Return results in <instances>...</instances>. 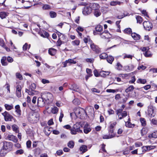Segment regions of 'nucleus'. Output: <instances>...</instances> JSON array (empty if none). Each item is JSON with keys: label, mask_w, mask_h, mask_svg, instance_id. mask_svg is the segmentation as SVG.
<instances>
[{"label": "nucleus", "mask_w": 157, "mask_h": 157, "mask_svg": "<svg viewBox=\"0 0 157 157\" xmlns=\"http://www.w3.org/2000/svg\"><path fill=\"white\" fill-rule=\"evenodd\" d=\"M72 44L73 45H78L80 43V41L79 40H76L71 42Z\"/></svg>", "instance_id": "obj_46"}, {"label": "nucleus", "mask_w": 157, "mask_h": 157, "mask_svg": "<svg viewBox=\"0 0 157 157\" xmlns=\"http://www.w3.org/2000/svg\"><path fill=\"white\" fill-rule=\"evenodd\" d=\"M91 7L92 10H94V12L99 9L100 8L99 5L97 3H91Z\"/></svg>", "instance_id": "obj_15"}, {"label": "nucleus", "mask_w": 157, "mask_h": 157, "mask_svg": "<svg viewBox=\"0 0 157 157\" xmlns=\"http://www.w3.org/2000/svg\"><path fill=\"white\" fill-rule=\"evenodd\" d=\"M36 87V85L35 84L33 83L31 84V85L30 86V88L32 90H34Z\"/></svg>", "instance_id": "obj_54"}, {"label": "nucleus", "mask_w": 157, "mask_h": 157, "mask_svg": "<svg viewBox=\"0 0 157 157\" xmlns=\"http://www.w3.org/2000/svg\"><path fill=\"white\" fill-rule=\"evenodd\" d=\"M121 3V2L118 1H111L110 2V5L111 6H115L117 5H120Z\"/></svg>", "instance_id": "obj_29"}, {"label": "nucleus", "mask_w": 157, "mask_h": 157, "mask_svg": "<svg viewBox=\"0 0 157 157\" xmlns=\"http://www.w3.org/2000/svg\"><path fill=\"white\" fill-rule=\"evenodd\" d=\"M75 145L74 142L73 141H70L67 144V146L70 148H73Z\"/></svg>", "instance_id": "obj_40"}, {"label": "nucleus", "mask_w": 157, "mask_h": 157, "mask_svg": "<svg viewBox=\"0 0 157 157\" xmlns=\"http://www.w3.org/2000/svg\"><path fill=\"white\" fill-rule=\"evenodd\" d=\"M16 75L17 78H18L19 80H21L23 79L22 76L19 73H17Z\"/></svg>", "instance_id": "obj_53"}, {"label": "nucleus", "mask_w": 157, "mask_h": 157, "mask_svg": "<svg viewBox=\"0 0 157 157\" xmlns=\"http://www.w3.org/2000/svg\"><path fill=\"white\" fill-rule=\"evenodd\" d=\"M6 139L16 143L18 141V140L17 137L11 134L8 135Z\"/></svg>", "instance_id": "obj_13"}, {"label": "nucleus", "mask_w": 157, "mask_h": 157, "mask_svg": "<svg viewBox=\"0 0 157 157\" xmlns=\"http://www.w3.org/2000/svg\"><path fill=\"white\" fill-rule=\"evenodd\" d=\"M92 10L90 3L85 6L82 10V13L85 15H87L91 13Z\"/></svg>", "instance_id": "obj_2"}, {"label": "nucleus", "mask_w": 157, "mask_h": 157, "mask_svg": "<svg viewBox=\"0 0 157 157\" xmlns=\"http://www.w3.org/2000/svg\"><path fill=\"white\" fill-rule=\"evenodd\" d=\"M15 109H16L15 112L17 113V114L20 116L21 115V110L20 109V106L19 105H17L15 106Z\"/></svg>", "instance_id": "obj_30"}, {"label": "nucleus", "mask_w": 157, "mask_h": 157, "mask_svg": "<svg viewBox=\"0 0 157 157\" xmlns=\"http://www.w3.org/2000/svg\"><path fill=\"white\" fill-rule=\"evenodd\" d=\"M115 136V135L109 134V135H103L102 138L103 139H109L112 138Z\"/></svg>", "instance_id": "obj_28"}, {"label": "nucleus", "mask_w": 157, "mask_h": 157, "mask_svg": "<svg viewBox=\"0 0 157 157\" xmlns=\"http://www.w3.org/2000/svg\"><path fill=\"white\" fill-rule=\"evenodd\" d=\"M147 81L146 79H141V78H139L137 80V82L138 83H140L144 84H145Z\"/></svg>", "instance_id": "obj_35"}, {"label": "nucleus", "mask_w": 157, "mask_h": 157, "mask_svg": "<svg viewBox=\"0 0 157 157\" xmlns=\"http://www.w3.org/2000/svg\"><path fill=\"white\" fill-rule=\"evenodd\" d=\"M75 113L77 117L81 118V117H82V115L85 114V111L83 109L78 108L75 111Z\"/></svg>", "instance_id": "obj_4"}, {"label": "nucleus", "mask_w": 157, "mask_h": 157, "mask_svg": "<svg viewBox=\"0 0 157 157\" xmlns=\"http://www.w3.org/2000/svg\"><path fill=\"white\" fill-rule=\"evenodd\" d=\"M86 61L88 63H93L94 62V59L93 58H87L86 59Z\"/></svg>", "instance_id": "obj_58"}, {"label": "nucleus", "mask_w": 157, "mask_h": 157, "mask_svg": "<svg viewBox=\"0 0 157 157\" xmlns=\"http://www.w3.org/2000/svg\"><path fill=\"white\" fill-rule=\"evenodd\" d=\"M76 62L73 59H69L68 60H66L64 62H63L62 63L63 65V67H66L67 65H70L71 64H75Z\"/></svg>", "instance_id": "obj_8"}, {"label": "nucleus", "mask_w": 157, "mask_h": 157, "mask_svg": "<svg viewBox=\"0 0 157 157\" xmlns=\"http://www.w3.org/2000/svg\"><path fill=\"white\" fill-rule=\"evenodd\" d=\"M116 124V122H114L110 124L109 128H113L115 126Z\"/></svg>", "instance_id": "obj_63"}, {"label": "nucleus", "mask_w": 157, "mask_h": 157, "mask_svg": "<svg viewBox=\"0 0 157 157\" xmlns=\"http://www.w3.org/2000/svg\"><path fill=\"white\" fill-rule=\"evenodd\" d=\"M91 131V129L88 124H86L84 127V132L85 134H87Z\"/></svg>", "instance_id": "obj_16"}, {"label": "nucleus", "mask_w": 157, "mask_h": 157, "mask_svg": "<svg viewBox=\"0 0 157 157\" xmlns=\"http://www.w3.org/2000/svg\"><path fill=\"white\" fill-rule=\"evenodd\" d=\"M114 58L112 56H108L107 60L109 63L111 64L114 60Z\"/></svg>", "instance_id": "obj_36"}, {"label": "nucleus", "mask_w": 157, "mask_h": 157, "mask_svg": "<svg viewBox=\"0 0 157 157\" xmlns=\"http://www.w3.org/2000/svg\"><path fill=\"white\" fill-rule=\"evenodd\" d=\"M148 131V129L146 127L143 128L141 130V134L142 136H143L144 135L146 134Z\"/></svg>", "instance_id": "obj_33"}, {"label": "nucleus", "mask_w": 157, "mask_h": 157, "mask_svg": "<svg viewBox=\"0 0 157 157\" xmlns=\"http://www.w3.org/2000/svg\"><path fill=\"white\" fill-rule=\"evenodd\" d=\"M135 146L136 147H140L143 145V144L142 142H137L135 143Z\"/></svg>", "instance_id": "obj_57"}, {"label": "nucleus", "mask_w": 157, "mask_h": 157, "mask_svg": "<svg viewBox=\"0 0 157 157\" xmlns=\"http://www.w3.org/2000/svg\"><path fill=\"white\" fill-rule=\"evenodd\" d=\"M131 36L132 38L135 40H139L140 38V36L135 33H132Z\"/></svg>", "instance_id": "obj_20"}, {"label": "nucleus", "mask_w": 157, "mask_h": 157, "mask_svg": "<svg viewBox=\"0 0 157 157\" xmlns=\"http://www.w3.org/2000/svg\"><path fill=\"white\" fill-rule=\"evenodd\" d=\"M56 52V50L53 48H50L48 50V53L52 56L54 55Z\"/></svg>", "instance_id": "obj_26"}, {"label": "nucleus", "mask_w": 157, "mask_h": 157, "mask_svg": "<svg viewBox=\"0 0 157 157\" xmlns=\"http://www.w3.org/2000/svg\"><path fill=\"white\" fill-rule=\"evenodd\" d=\"M140 122L142 126H145L146 124V122L145 119L144 118H141L140 119Z\"/></svg>", "instance_id": "obj_47"}, {"label": "nucleus", "mask_w": 157, "mask_h": 157, "mask_svg": "<svg viewBox=\"0 0 157 157\" xmlns=\"http://www.w3.org/2000/svg\"><path fill=\"white\" fill-rule=\"evenodd\" d=\"M8 152L7 151L5 150L2 148L0 151V154L1 156H3L5 155Z\"/></svg>", "instance_id": "obj_48"}, {"label": "nucleus", "mask_w": 157, "mask_h": 157, "mask_svg": "<svg viewBox=\"0 0 157 157\" xmlns=\"http://www.w3.org/2000/svg\"><path fill=\"white\" fill-rule=\"evenodd\" d=\"M73 103L75 105H78L80 103V101L78 99H75L73 101Z\"/></svg>", "instance_id": "obj_51"}, {"label": "nucleus", "mask_w": 157, "mask_h": 157, "mask_svg": "<svg viewBox=\"0 0 157 157\" xmlns=\"http://www.w3.org/2000/svg\"><path fill=\"white\" fill-rule=\"evenodd\" d=\"M2 115L4 117V119L6 121H11L13 117L10 115L8 112L5 111L2 113Z\"/></svg>", "instance_id": "obj_10"}, {"label": "nucleus", "mask_w": 157, "mask_h": 157, "mask_svg": "<svg viewBox=\"0 0 157 157\" xmlns=\"http://www.w3.org/2000/svg\"><path fill=\"white\" fill-rule=\"evenodd\" d=\"M135 81V76H133L132 77L131 79L129 81V83L130 84L133 83H134Z\"/></svg>", "instance_id": "obj_60"}, {"label": "nucleus", "mask_w": 157, "mask_h": 157, "mask_svg": "<svg viewBox=\"0 0 157 157\" xmlns=\"http://www.w3.org/2000/svg\"><path fill=\"white\" fill-rule=\"evenodd\" d=\"M77 32H79V31L82 32L84 30V29L83 27L79 26L76 29Z\"/></svg>", "instance_id": "obj_56"}, {"label": "nucleus", "mask_w": 157, "mask_h": 157, "mask_svg": "<svg viewBox=\"0 0 157 157\" xmlns=\"http://www.w3.org/2000/svg\"><path fill=\"white\" fill-rule=\"evenodd\" d=\"M0 45L4 47L7 51L9 52L10 51V48L5 46L4 42L2 39H0Z\"/></svg>", "instance_id": "obj_23"}, {"label": "nucleus", "mask_w": 157, "mask_h": 157, "mask_svg": "<svg viewBox=\"0 0 157 157\" xmlns=\"http://www.w3.org/2000/svg\"><path fill=\"white\" fill-rule=\"evenodd\" d=\"M117 90H113V89H107L106 90V92L108 93H114Z\"/></svg>", "instance_id": "obj_64"}, {"label": "nucleus", "mask_w": 157, "mask_h": 157, "mask_svg": "<svg viewBox=\"0 0 157 157\" xmlns=\"http://www.w3.org/2000/svg\"><path fill=\"white\" fill-rule=\"evenodd\" d=\"M110 72L108 71H102L100 72V76L101 77H105L108 76L110 74Z\"/></svg>", "instance_id": "obj_19"}, {"label": "nucleus", "mask_w": 157, "mask_h": 157, "mask_svg": "<svg viewBox=\"0 0 157 157\" xmlns=\"http://www.w3.org/2000/svg\"><path fill=\"white\" fill-rule=\"evenodd\" d=\"M47 99L50 102H52L53 99V96L52 94L48 93L46 95Z\"/></svg>", "instance_id": "obj_22"}, {"label": "nucleus", "mask_w": 157, "mask_h": 157, "mask_svg": "<svg viewBox=\"0 0 157 157\" xmlns=\"http://www.w3.org/2000/svg\"><path fill=\"white\" fill-rule=\"evenodd\" d=\"M42 8L44 10H49L51 9V6L48 4L43 5Z\"/></svg>", "instance_id": "obj_43"}, {"label": "nucleus", "mask_w": 157, "mask_h": 157, "mask_svg": "<svg viewBox=\"0 0 157 157\" xmlns=\"http://www.w3.org/2000/svg\"><path fill=\"white\" fill-rule=\"evenodd\" d=\"M3 145L2 148L8 152L11 150L13 146L11 143L4 141L3 142Z\"/></svg>", "instance_id": "obj_3"}, {"label": "nucleus", "mask_w": 157, "mask_h": 157, "mask_svg": "<svg viewBox=\"0 0 157 157\" xmlns=\"http://www.w3.org/2000/svg\"><path fill=\"white\" fill-rule=\"evenodd\" d=\"M4 106L6 109L8 111L11 110L13 108L12 105H10L8 104H5Z\"/></svg>", "instance_id": "obj_31"}, {"label": "nucleus", "mask_w": 157, "mask_h": 157, "mask_svg": "<svg viewBox=\"0 0 157 157\" xmlns=\"http://www.w3.org/2000/svg\"><path fill=\"white\" fill-rule=\"evenodd\" d=\"M147 114L149 117H153L155 116V113H154V109L153 106L150 105L148 106Z\"/></svg>", "instance_id": "obj_5"}, {"label": "nucleus", "mask_w": 157, "mask_h": 157, "mask_svg": "<svg viewBox=\"0 0 157 157\" xmlns=\"http://www.w3.org/2000/svg\"><path fill=\"white\" fill-rule=\"evenodd\" d=\"M94 73L95 76L96 77H98L100 76V73H99L97 70L95 69L94 71Z\"/></svg>", "instance_id": "obj_62"}, {"label": "nucleus", "mask_w": 157, "mask_h": 157, "mask_svg": "<svg viewBox=\"0 0 157 157\" xmlns=\"http://www.w3.org/2000/svg\"><path fill=\"white\" fill-rule=\"evenodd\" d=\"M12 128L13 131L16 133H18L19 130L18 127L16 124L12 125Z\"/></svg>", "instance_id": "obj_39"}, {"label": "nucleus", "mask_w": 157, "mask_h": 157, "mask_svg": "<svg viewBox=\"0 0 157 157\" xmlns=\"http://www.w3.org/2000/svg\"><path fill=\"white\" fill-rule=\"evenodd\" d=\"M116 66V68L117 70H122V66L120 63L118 62L117 63Z\"/></svg>", "instance_id": "obj_50"}, {"label": "nucleus", "mask_w": 157, "mask_h": 157, "mask_svg": "<svg viewBox=\"0 0 157 157\" xmlns=\"http://www.w3.org/2000/svg\"><path fill=\"white\" fill-rule=\"evenodd\" d=\"M90 47L92 50L96 53H98L100 52V49L98 47L93 43H90Z\"/></svg>", "instance_id": "obj_9"}, {"label": "nucleus", "mask_w": 157, "mask_h": 157, "mask_svg": "<svg viewBox=\"0 0 157 157\" xmlns=\"http://www.w3.org/2000/svg\"><path fill=\"white\" fill-rule=\"evenodd\" d=\"M132 56H133L132 55L125 54L124 55L123 58L124 59H125L126 58H128L132 59Z\"/></svg>", "instance_id": "obj_59"}, {"label": "nucleus", "mask_w": 157, "mask_h": 157, "mask_svg": "<svg viewBox=\"0 0 157 157\" xmlns=\"http://www.w3.org/2000/svg\"><path fill=\"white\" fill-rule=\"evenodd\" d=\"M40 35L43 37H48L49 36L48 33L44 31H43L42 32H40Z\"/></svg>", "instance_id": "obj_34"}, {"label": "nucleus", "mask_w": 157, "mask_h": 157, "mask_svg": "<svg viewBox=\"0 0 157 157\" xmlns=\"http://www.w3.org/2000/svg\"><path fill=\"white\" fill-rule=\"evenodd\" d=\"M102 39L110 38L112 37V36L107 31H105L102 33L100 35Z\"/></svg>", "instance_id": "obj_11"}, {"label": "nucleus", "mask_w": 157, "mask_h": 157, "mask_svg": "<svg viewBox=\"0 0 157 157\" xmlns=\"http://www.w3.org/2000/svg\"><path fill=\"white\" fill-rule=\"evenodd\" d=\"M141 149L142 150V152H139V154H142L144 153L145 152L148 151L147 146H144L142 147Z\"/></svg>", "instance_id": "obj_27"}, {"label": "nucleus", "mask_w": 157, "mask_h": 157, "mask_svg": "<svg viewBox=\"0 0 157 157\" xmlns=\"http://www.w3.org/2000/svg\"><path fill=\"white\" fill-rule=\"evenodd\" d=\"M151 124H152L156 125L157 124V120L155 118L152 119L151 121Z\"/></svg>", "instance_id": "obj_61"}, {"label": "nucleus", "mask_w": 157, "mask_h": 157, "mask_svg": "<svg viewBox=\"0 0 157 157\" xmlns=\"http://www.w3.org/2000/svg\"><path fill=\"white\" fill-rule=\"evenodd\" d=\"M95 29L96 31L94 32V35H96L98 33H101L103 31V27L100 25H98L96 26Z\"/></svg>", "instance_id": "obj_12"}, {"label": "nucleus", "mask_w": 157, "mask_h": 157, "mask_svg": "<svg viewBox=\"0 0 157 157\" xmlns=\"http://www.w3.org/2000/svg\"><path fill=\"white\" fill-rule=\"evenodd\" d=\"M28 119L32 123L36 122L37 121V118L33 115L28 117Z\"/></svg>", "instance_id": "obj_17"}, {"label": "nucleus", "mask_w": 157, "mask_h": 157, "mask_svg": "<svg viewBox=\"0 0 157 157\" xmlns=\"http://www.w3.org/2000/svg\"><path fill=\"white\" fill-rule=\"evenodd\" d=\"M21 87L20 85H17L16 86V93L17 96L18 98L21 97Z\"/></svg>", "instance_id": "obj_14"}, {"label": "nucleus", "mask_w": 157, "mask_h": 157, "mask_svg": "<svg viewBox=\"0 0 157 157\" xmlns=\"http://www.w3.org/2000/svg\"><path fill=\"white\" fill-rule=\"evenodd\" d=\"M94 14L96 17L99 16L101 15V13L99 9L94 12Z\"/></svg>", "instance_id": "obj_44"}, {"label": "nucleus", "mask_w": 157, "mask_h": 157, "mask_svg": "<svg viewBox=\"0 0 157 157\" xmlns=\"http://www.w3.org/2000/svg\"><path fill=\"white\" fill-rule=\"evenodd\" d=\"M149 48L148 47H143L140 48V50L144 52V55L146 57H151L152 54L149 50Z\"/></svg>", "instance_id": "obj_6"}, {"label": "nucleus", "mask_w": 157, "mask_h": 157, "mask_svg": "<svg viewBox=\"0 0 157 157\" xmlns=\"http://www.w3.org/2000/svg\"><path fill=\"white\" fill-rule=\"evenodd\" d=\"M100 57L101 59H105L108 57L107 55L105 53H102L100 55Z\"/></svg>", "instance_id": "obj_45"}, {"label": "nucleus", "mask_w": 157, "mask_h": 157, "mask_svg": "<svg viewBox=\"0 0 157 157\" xmlns=\"http://www.w3.org/2000/svg\"><path fill=\"white\" fill-rule=\"evenodd\" d=\"M50 15L51 18H54L56 17V13L53 11H51L50 12Z\"/></svg>", "instance_id": "obj_52"}, {"label": "nucleus", "mask_w": 157, "mask_h": 157, "mask_svg": "<svg viewBox=\"0 0 157 157\" xmlns=\"http://www.w3.org/2000/svg\"><path fill=\"white\" fill-rule=\"evenodd\" d=\"M82 127L80 122H77L73 125V127L70 129V132L72 135H76L77 133H82V130L80 129Z\"/></svg>", "instance_id": "obj_1"}, {"label": "nucleus", "mask_w": 157, "mask_h": 157, "mask_svg": "<svg viewBox=\"0 0 157 157\" xmlns=\"http://www.w3.org/2000/svg\"><path fill=\"white\" fill-rule=\"evenodd\" d=\"M144 29L148 31H150L152 28V25L151 23L148 21H144L143 24Z\"/></svg>", "instance_id": "obj_7"}, {"label": "nucleus", "mask_w": 157, "mask_h": 157, "mask_svg": "<svg viewBox=\"0 0 157 157\" xmlns=\"http://www.w3.org/2000/svg\"><path fill=\"white\" fill-rule=\"evenodd\" d=\"M125 125L126 127L129 128H133L134 127L135 125L134 124H132L130 122V119L128 118V121L125 122Z\"/></svg>", "instance_id": "obj_21"}, {"label": "nucleus", "mask_w": 157, "mask_h": 157, "mask_svg": "<svg viewBox=\"0 0 157 157\" xmlns=\"http://www.w3.org/2000/svg\"><path fill=\"white\" fill-rule=\"evenodd\" d=\"M137 23H140L142 21V19L141 17L140 16H137L136 17Z\"/></svg>", "instance_id": "obj_49"}, {"label": "nucleus", "mask_w": 157, "mask_h": 157, "mask_svg": "<svg viewBox=\"0 0 157 157\" xmlns=\"http://www.w3.org/2000/svg\"><path fill=\"white\" fill-rule=\"evenodd\" d=\"M6 57H3L1 60V63L3 66H6L7 63L6 61Z\"/></svg>", "instance_id": "obj_32"}, {"label": "nucleus", "mask_w": 157, "mask_h": 157, "mask_svg": "<svg viewBox=\"0 0 157 157\" xmlns=\"http://www.w3.org/2000/svg\"><path fill=\"white\" fill-rule=\"evenodd\" d=\"M135 67L134 65L132 64H130L128 66L124 67V69L126 71H132Z\"/></svg>", "instance_id": "obj_18"}, {"label": "nucleus", "mask_w": 157, "mask_h": 157, "mask_svg": "<svg viewBox=\"0 0 157 157\" xmlns=\"http://www.w3.org/2000/svg\"><path fill=\"white\" fill-rule=\"evenodd\" d=\"M8 13L5 12H0V17L2 19L5 18L7 16Z\"/></svg>", "instance_id": "obj_24"}, {"label": "nucleus", "mask_w": 157, "mask_h": 157, "mask_svg": "<svg viewBox=\"0 0 157 157\" xmlns=\"http://www.w3.org/2000/svg\"><path fill=\"white\" fill-rule=\"evenodd\" d=\"M21 2L22 3L25 2V8H28L30 7V2L29 1H25L23 0H22Z\"/></svg>", "instance_id": "obj_42"}, {"label": "nucleus", "mask_w": 157, "mask_h": 157, "mask_svg": "<svg viewBox=\"0 0 157 157\" xmlns=\"http://www.w3.org/2000/svg\"><path fill=\"white\" fill-rule=\"evenodd\" d=\"M58 111V108L55 106L54 107L51 108V112L53 114H56L57 113Z\"/></svg>", "instance_id": "obj_41"}, {"label": "nucleus", "mask_w": 157, "mask_h": 157, "mask_svg": "<svg viewBox=\"0 0 157 157\" xmlns=\"http://www.w3.org/2000/svg\"><path fill=\"white\" fill-rule=\"evenodd\" d=\"M127 115V113L126 111H124L121 113H120L119 115V118L120 119H121L123 117H125Z\"/></svg>", "instance_id": "obj_25"}, {"label": "nucleus", "mask_w": 157, "mask_h": 157, "mask_svg": "<svg viewBox=\"0 0 157 157\" xmlns=\"http://www.w3.org/2000/svg\"><path fill=\"white\" fill-rule=\"evenodd\" d=\"M80 150L83 153L86 152L87 151L86 146L85 145L82 146L80 148Z\"/></svg>", "instance_id": "obj_37"}, {"label": "nucleus", "mask_w": 157, "mask_h": 157, "mask_svg": "<svg viewBox=\"0 0 157 157\" xmlns=\"http://www.w3.org/2000/svg\"><path fill=\"white\" fill-rule=\"evenodd\" d=\"M124 32L126 33L130 34L132 32V30L130 28H127L124 30Z\"/></svg>", "instance_id": "obj_55"}, {"label": "nucleus", "mask_w": 157, "mask_h": 157, "mask_svg": "<svg viewBox=\"0 0 157 157\" xmlns=\"http://www.w3.org/2000/svg\"><path fill=\"white\" fill-rule=\"evenodd\" d=\"M134 89V87L133 86H130L125 90V92L128 93L132 91Z\"/></svg>", "instance_id": "obj_38"}]
</instances>
